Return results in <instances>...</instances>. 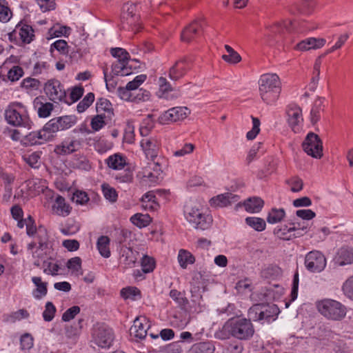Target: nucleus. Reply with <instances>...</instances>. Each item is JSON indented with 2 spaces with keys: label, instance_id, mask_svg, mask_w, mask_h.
Wrapping results in <instances>:
<instances>
[{
  "label": "nucleus",
  "instance_id": "nucleus-15",
  "mask_svg": "<svg viewBox=\"0 0 353 353\" xmlns=\"http://www.w3.org/2000/svg\"><path fill=\"white\" fill-rule=\"evenodd\" d=\"M288 122L292 130L298 133L303 126V118L301 108L296 104H290L287 108Z\"/></svg>",
  "mask_w": 353,
  "mask_h": 353
},
{
  "label": "nucleus",
  "instance_id": "nucleus-32",
  "mask_svg": "<svg viewBox=\"0 0 353 353\" xmlns=\"http://www.w3.org/2000/svg\"><path fill=\"white\" fill-rule=\"evenodd\" d=\"M34 107L37 109L38 116L40 118H46L49 117L54 110V105L50 102L43 103L39 98L34 101Z\"/></svg>",
  "mask_w": 353,
  "mask_h": 353
},
{
  "label": "nucleus",
  "instance_id": "nucleus-5",
  "mask_svg": "<svg viewBox=\"0 0 353 353\" xmlns=\"http://www.w3.org/2000/svg\"><path fill=\"white\" fill-rule=\"evenodd\" d=\"M319 312L325 318L332 321H341L347 313L346 307L333 299H323L316 304Z\"/></svg>",
  "mask_w": 353,
  "mask_h": 353
},
{
  "label": "nucleus",
  "instance_id": "nucleus-20",
  "mask_svg": "<svg viewBox=\"0 0 353 353\" xmlns=\"http://www.w3.org/2000/svg\"><path fill=\"white\" fill-rule=\"evenodd\" d=\"M160 97L167 100H172L181 96L179 89L173 88L166 78L161 77L158 80Z\"/></svg>",
  "mask_w": 353,
  "mask_h": 353
},
{
  "label": "nucleus",
  "instance_id": "nucleus-17",
  "mask_svg": "<svg viewBox=\"0 0 353 353\" xmlns=\"http://www.w3.org/2000/svg\"><path fill=\"white\" fill-rule=\"evenodd\" d=\"M190 113V110L186 107H174L163 113L159 119L162 123L176 122L184 119Z\"/></svg>",
  "mask_w": 353,
  "mask_h": 353
},
{
  "label": "nucleus",
  "instance_id": "nucleus-26",
  "mask_svg": "<svg viewBox=\"0 0 353 353\" xmlns=\"http://www.w3.org/2000/svg\"><path fill=\"white\" fill-rule=\"evenodd\" d=\"M162 173L161 164L155 160L151 161L148 163V166L143 169V176L146 177L150 181L157 183Z\"/></svg>",
  "mask_w": 353,
  "mask_h": 353
},
{
  "label": "nucleus",
  "instance_id": "nucleus-40",
  "mask_svg": "<svg viewBox=\"0 0 353 353\" xmlns=\"http://www.w3.org/2000/svg\"><path fill=\"white\" fill-rule=\"evenodd\" d=\"M285 216L283 208H272L267 216V221L270 224H276L281 222Z\"/></svg>",
  "mask_w": 353,
  "mask_h": 353
},
{
  "label": "nucleus",
  "instance_id": "nucleus-45",
  "mask_svg": "<svg viewBox=\"0 0 353 353\" xmlns=\"http://www.w3.org/2000/svg\"><path fill=\"white\" fill-rule=\"evenodd\" d=\"M79 229L80 225L77 221L68 219L65 225L60 228V231L64 235L70 236L76 234Z\"/></svg>",
  "mask_w": 353,
  "mask_h": 353
},
{
  "label": "nucleus",
  "instance_id": "nucleus-18",
  "mask_svg": "<svg viewBox=\"0 0 353 353\" xmlns=\"http://www.w3.org/2000/svg\"><path fill=\"white\" fill-rule=\"evenodd\" d=\"M141 146L147 159L155 160L160 149V142L155 137H145L141 141Z\"/></svg>",
  "mask_w": 353,
  "mask_h": 353
},
{
  "label": "nucleus",
  "instance_id": "nucleus-6",
  "mask_svg": "<svg viewBox=\"0 0 353 353\" xmlns=\"http://www.w3.org/2000/svg\"><path fill=\"white\" fill-rule=\"evenodd\" d=\"M28 223H27V235L33 239L30 243H34L39 248H49L50 247V240L48 230L42 225L37 227L34 219L28 216Z\"/></svg>",
  "mask_w": 353,
  "mask_h": 353
},
{
  "label": "nucleus",
  "instance_id": "nucleus-59",
  "mask_svg": "<svg viewBox=\"0 0 353 353\" xmlns=\"http://www.w3.org/2000/svg\"><path fill=\"white\" fill-rule=\"evenodd\" d=\"M342 291L344 295L353 301V275L350 276L343 284Z\"/></svg>",
  "mask_w": 353,
  "mask_h": 353
},
{
  "label": "nucleus",
  "instance_id": "nucleus-54",
  "mask_svg": "<svg viewBox=\"0 0 353 353\" xmlns=\"http://www.w3.org/2000/svg\"><path fill=\"white\" fill-rule=\"evenodd\" d=\"M156 263L154 258L145 255L141 259L142 271L144 273L152 272L155 268Z\"/></svg>",
  "mask_w": 353,
  "mask_h": 353
},
{
  "label": "nucleus",
  "instance_id": "nucleus-36",
  "mask_svg": "<svg viewBox=\"0 0 353 353\" xmlns=\"http://www.w3.org/2000/svg\"><path fill=\"white\" fill-rule=\"evenodd\" d=\"M43 272L46 274L52 276H57L59 274V270L61 269L59 261H54L51 257L48 260L43 261Z\"/></svg>",
  "mask_w": 353,
  "mask_h": 353
},
{
  "label": "nucleus",
  "instance_id": "nucleus-43",
  "mask_svg": "<svg viewBox=\"0 0 353 353\" xmlns=\"http://www.w3.org/2000/svg\"><path fill=\"white\" fill-rule=\"evenodd\" d=\"M41 152L39 151L27 153L23 156V159L31 168H38L41 164Z\"/></svg>",
  "mask_w": 353,
  "mask_h": 353
},
{
  "label": "nucleus",
  "instance_id": "nucleus-34",
  "mask_svg": "<svg viewBox=\"0 0 353 353\" xmlns=\"http://www.w3.org/2000/svg\"><path fill=\"white\" fill-rule=\"evenodd\" d=\"M32 281L37 287L33 291L34 297L37 299H40L45 296L48 293V283L42 281V279L40 276L32 277Z\"/></svg>",
  "mask_w": 353,
  "mask_h": 353
},
{
  "label": "nucleus",
  "instance_id": "nucleus-14",
  "mask_svg": "<svg viewBox=\"0 0 353 353\" xmlns=\"http://www.w3.org/2000/svg\"><path fill=\"white\" fill-rule=\"evenodd\" d=\"M83 142L82 139L69 137L55 145L54 152L59 156H67L79 150L82 147Z\"/></svg>",
  "mask_w": 353,
  "mask_h": 353
},
{
  "label": "nucleus",
  "instance_id": "nucleus-4",
  "mask_svg": "<svg viewBox=\"0 0 353 353\" xmlns=\"http://www.w3.org/2000/svg\"><path fill=\"white\" fill-rule=\"evenodd\" d=\"M4 117L6 122L13 127H31L27 108L20 102L10 103L5 110Z\"/></svg>",
  "mask_w": 353,
  "mask_h": 353
},
{
  "label": "nucleus",
  "instance_id": "nucleus-9",
  "mask_svg": "<svg viewBox=\"0 0 353 353\" xmlns=\"http://www.w3.org/2000/svg\"><path fill=\"white\" fill-rule=\"evenodd\" d=\"M185 218L196 230H207L212 223V216L203 213L197 208H191L185 211Z\"/></svg>",
  "mask_w": 353,
  "mask_h": 353
},
{
  "label": "nucleus",
  "instance_id": "nucleus-55",
  "mask_svg": "<svg viewBox=\"0 0 353 353\" xmlns=\"http://www.w3.org/2000/svg\"><path fill=\"white\" fill-rule=\"evenodd\" d=\"M140 290L135 287H128L121 290V296L125 299L136 300L137 296H140Z\"/></svg>",
  "mask_w": 353,
  "mask_h": 353
},
{
  "label": "nucleus",
  "instance_id": "nucleus-33",
  "mask_svg": "<svg viewBox=\"0 0 353 353\" xmlns=\"http://www.w3.org/2000/svg\"><path fill=\"white\" fill-rule=\"evenodd\" d=\"M243 205L247 212L257 213L263 208L264 201L259 197H252L245 200Z\"/></svg>",
  "mask_w": 353,
  "mask_h": 353
},
{
  "label": "nucleus",
  "instance_id": "nucleus-23",
  "mask_svg": "<svg viewBox=\"0 0 353 353\" xmlns=\"http://www.w3.org/2000/svg\"><path fill=\"white\" fill-rule=\"evenodd\" d=\"M334 265L344 266L353 263V248L342 247L338 250L333 259Z\"/></svg>",
  "mask_w": 353,
  "mask_h": 353
},
{
  "label": "nucleus",
  "instance_id": "nucleus-42",
  "mask_svg": "<svg viewBox=\"0 0 353 353\" xmlns=\"http://www.w3.org/2000/svg\"><path fill=\"white\" fill-rule=\"evenodd\" d=\"M178 261L183 269H185L189 264H193L195 261L194 256L185 250H180L178 254Z\"/></svg>",
  "mask_w": 353,
  "mask_h": 353
},
{
  "label": "nucleus",
  "instance_id": "nucleus-1",
  "mask_svg": "<svg viewBox=\"0 0 353 353\" xmlns=\"http://www.w3.org/2000/svg\"><path fill=\"white\" fill-rule=\"evenodd\" d=\"M279 313V309L276 305L254 304L248 310L249 319H230L215 332L214 336L219 340L228 339L231 336L241 341L249 340L254 333L252 320L270 322L275 320Z\"/></svg>",
  "mask_w": 353,
  "mask_h": 353
},
{
  "label": "nucleus",
  "instance_id": "nucleus-8",
  "mask_svg": "<svg viewBox=\"0 0 353 353\" xmlns=\"http://www.w3.org/2000/svg\"><path fill=\"white\" fill-rule=\"evenodd\" d=\"M140 15L139 14L138 5L132 2L125 3L122 8L121 21L123 28L125 25L130 27L132 31L136 33L141 28L139 23Z\"/></svg>",
  "mask_w": 353,
  "mask_h": 353
},
{
  "label": "nucleus",
  "instance_id": "nucleus-63",
  "mask_svg": "<svg viewBox=\"0 0 353 353\" xmlns=\"http://www.w3.org/2000/svg\"><path fill=\"white\" fill-rule=\"evenodd\" d=\"M105 119H108V117L98 114L91 121L90 125L92 128L95 131L101 130L105 124Z\"/></svg>",
  "mask_w": 353,
  "mask_h": 353
},
{
  "label": "nucleus",
  "instance_id": "nucleus-41",
  "mask_svg": "<svg viewBox=\"0 0 353 353\" xmlns=\"http://www.w3.org/2000/svg\"><path fill=\"white\" fill-rule=\"evenodd\" d=\"M70 28L67 26H61L59 24L54 26L52 28L49 29L47 36L48 41L62 36L68 37L70 34Z\"/></svg>",
  "mask_w": 353,
  "mask_h": 353
},
{
  "label": "nucleus",
  "instance_id": "nucleus-3",
  "mask_svg": "<svg viewBox=\"0 0 353 353\" xmlns=\"http://www.w3.org/2000/svg\"><path fill=\"white\" fill-rule=\"evenodd\" d=\"M299 26V22L296 20L285 19L272 25L270 31L276 43L291 44L296 41L295 33Z\"/></svg>",
  "mask_w": 353,
  "mask_h": 353
},
{
  "label": "nucleus",
  "instance_id": "nucleus-47",
  "mask_svg": "<svg viewBox=\"0 0 353 353\" xmlns=\"http://www.w3.org/2000/svg\"><path fill=\"white\" fill-rule=\"evenodd\" d=\"M226 53L222 55V59L230 63H237L241 60L240 54L230 46H225Z\"/></svg>",
  "mask_w": 353,
  "mask_h": 353
},
{
  "label": "nucleus",
  "instance_id": "nucleus-48",
  "mask_svg": "<svg viewBox=\"0 0 353 353\" xmlns=\"http://www.w3.org/2000/svg\"><path fill=\"white\" fill-rule=\"evenodd\" d=\"M19 36L24 43H30L34 37V30L32 26L24 24L19 30Z\"/></svg>",
  "mask_w": 353,
  "mask_h": 353
},
{
  "label": "nucleus",
  "instance_id": "nucleus-53",
  "mask_svg": "<svg viewBox=\"0 0 353 353\" xmlns=\"http://www.w3.org/2000/svg\"><path fill=\"white\" fill-rule=\"evenodd\" d=\"M34 345V339L29 333H25L20 338V349L22 351L30 350Z\"/></svg>",
  "mask_w": 353,
  "mask_h": 353
},
{
  "label": "nucleus",
  "instance_id": "nucleus-51",
  "mask_svg": "<svg viewBox=\"0 0 353 353\" xmlns=\"http://www.w3.org/2000/svg\"><path fill=\"white\" fill-rule=\"evenodd\" d=\"M94 94L92 92L88 93L83 99L78 103L77 110L79 113L85 111L94 102Z\"/></svg>",
  "mask_w": 353,
  "mask_h": 353
},
{
  "label": "nucleus",
  "instance_id": "nucleus-57",
  "mask_svg": "<svg viewBox=\"0 0 353 353\" xmlns=\"http://www.w3.org/2000/svg\"><path fill=\"white\" fill-rule=\"evenodd\" d=\"M110 53L114 57L117 58L119 62H126L130 59L129 53L121 48H111Z\"/></svg>",
  "mask_w": 353,
  "mask_h": 353
},
{
  "label": "nucleus",
  "instance_id": "nucleus-37",
  "mask_svg": "<svg viewBox=\"0 0 353 353\" xmlns=\"http://www.w3.org/2000/svg\"><path fill=\"white\" fill-rule=\"evenodd\" d=\"M142 206L150 211H156L159 205L157 201V197L152 192H148L141 198Z\"/></svg>",
  "mask_w": 353,
  "mask_h": 353
},
{
  "label": "nucleus",
  "instance_id": "nucleus-11",
  "mask_svg": "<svg viewBox=\"0 0 353 353\" xmlns=\"http://www.w3.org/2000/svg\"><path fill=\"white\" fill-rule=\"evenodd\" d=\"M205 22L202 20H194L186 26L181 33V40L185 43L199 42L201 37Z\"/></svg>",
  "mask_w": 353,
  "mask_h": 353
},
{
  "label": "nucleus",
  "instance_id": "nucleus-13",
  "mask_svg": "<svg viewBox=\"0 0 353 353\" xmlns=\"http://www.w3.org/2000/svg\"><path fill=\"white\" fill-rule=\"evenodd\" d=\"M326 258L324 254L318 250L308 252L305 258L306 269L313 273L322 272L326 266Z\"/></svg>",
  "mask_w": 353,
  "mask_h": 353
},
{
  "label": "nucleus",
  "instance_id": "nucleus-64",
  "mask_svg": "<svg viewBox=\"0 0 353 353\" xmlns=\"http://www.w3.org/2000/svg\"><path fill=\"white\" fill-rule=\"evenodd\" d=\"M80 312V307L77 305L68 308L62 315V321L65 322L73 319Z\"/></svg>",
  "mask_w": 353,
  "mask_h": 353
},
{
  "label": "nucleus",
  "instance_id": "nucleus-10",
  "mask_svg": "<svg viewBox=\"0 0 353 353\" xmlns=\"http://www.w3.org/2000/svg\"><path fill=\"white\" fill-rule=\"evenodd\" d=\"M44 92L48 98L54 102L66 101V92L63 84L57 79H52L48 80L44 85Z\"/></svg>",
  "mask_w": 353,
  "mask_h": 353
},
{
  "label": "nucleus",
  "instance_id": "nucleus-2",
  "mask_svg": "<svg viewBox=\"0 0 353 353\" xmlns=\"http://www.w3.org/2000/svg\"><path fill=\"white\" fill-rule=\"evenodd\" d=\"M259 85L262 100L268 105L274 103L279 99L281 91L279 77L274 73L263 74L259 79Z\"/></svg>",
  "mask_w": 353,
  "mask_h": 353
},
{
  "label": "nucleus",
  "instance_id": "nucleus-28",
  "mask_svg": "<svg viewBox=\"0 0 353 353\" xmlns=\"http://www.w3.org/2000/svg\"><path fill=\"white\" fill-rule=\"evenodd\" d=\"M105 162L108 168L114 170H122L127 164L126 157L121 153H115L109 156Z\"/></svg>",
  "mask_w": 353,
  "mask_h": 353
},
{
  "label": "nucleus",
  "instance_id": "nucleus-50",
  "mask_svg": "<svg viewBox=\"0 0 353 353\" xmlns=\"http://www.w3.org/2000/svg\"><path fill=\"white\" fill-rule=\"evenodd\" d=\"M245 223L258 232L263 231L266 227L265 220L259 217H247L245 219Z\"/></svg>",
  "mask_w": 353,
  "mask_h": 353
},
{
  "label": "nucleus",
  "instance_id": "nucleus-46",
  "mask_svg": "<svg viewBox=\"0 0 353 353\" xmlns=\"http://www.w3.org/2000/svg\"><path fill=\"white\" fill-rule=\"evenodd\" d=\"M130 221L136 226L142 228L149 225L152 219L148 214L137 213L131 216Z\"/></svg>",
  "mask_w": 353,
  "mask_h": 353
},
{
  "label": "nucleus",
  "instance_id": "nucleus-61",
  "mask_svg": "<svg viewBox=\"0 0 353 353\" xmlns=\"http://www.w3.org/2000/svg\"><path fill=\"white\" fill-rule=\"evenodd\" d=\"M55 312L56 307L54 304L50 301L47 302L46 304L45 310L43 312V319L46 321H51L54 316Z\"/></svg>",
  "mask_w": 353,
  "mask_h": 353
},
{
  "label": "nucleus",
  "instance_id": "nucleus-22",
  "mask_svg": "<svg viewBox=\"0 0 353 353\" xmlns=\"http://www.w3.org/2000/svg\"><path fill=\"white\" fill-rule=\"evenodd\" d=\"M139 253L131 248L122 245L120 249L119 263L123 268H131L135 265Z\"/></svg>",
  "mask_w": 353,
  "mask_h": 353
},
{
  "label": "nucleus",
  "instance_id": "nucleus-21",
  "mask_svg": "<svg viewBox=\"0 0 353 353\" xmlns=\"http://www.w3.org/2000/svg\"><path fill=\"white\" fill-rule=\"evenodd\" d=\"M299 230H300L296 227L294 223H290L289 225H284L276 227L274 229V234L281 239L290 240L303 235Z\"/></svg>",
  "mask_w": 353,
  "mask_h": 353
},
{
  "label": "nucleus",
  "instance_id": "nucleus-35",
  "mask_svg": "<svg viewBox=\"0 0 353 353\" xmlns=\"http://www.w3.org/2000/svg\"><path fill=\"white\" fill-rule=\"evenodd\" d=\"M26 140L31 145H41L50 141V137L46 135L43 130L41 129L39 131L30 132L26 136Z\"/></svg>",
  "mask_w": 353,
  "mask_h": 353
},
{
  "label": "nucleus",
  "instance_id": "nucleus-49",
  "mask_svg": "<svg viewBox=\"0 0 353 353\" xmlns=\"http://www.w3.org/2000/svg\"><path fill=\"white\" fill-rule=\"evenodd\" d=\"M42 130L46 135L50 137V141L52 140L53 138V134L60 131L57 117L48 121L43 125Z\"/></svg>",
  "mask_w": 353,
  "mask_h": 353
},
{
  "label": "nucleus",
  "instance_id": "nucleus-52",
  "mask_svg": "<svg viewBox=\"0 0 353 353\" xmlns=\"http://www.w3.org/2000/svg\"><path fill=\"white\" fill-rule=\"evenodd\" d=\"M101 190L104 197L112 203L117 200L118 194L116 190L108 183L101 185Z\"/></svg>",
  "mask_w": 353,
  "mask_h": 353
},
{
  "label": "nucleus",
  "instance_id": "nucleus-19",
  "mask_svg": "<svg viewBox=\"0 0 353 353\" xmlns=\"http://www.w3.org/2000/svg\"><path fill=\"white\" fill-rule=\"evenodd\" d=\"M190 68V63L187 59H179L170 68L168 77L171 80L176 81L183 78Z\"/></svg>",
  "mask_w": 353,
  "mask_h": 353
},
{
  "label": "nucleus",
  "instance_id": "nucleus-31",
  "mask_svg": "<svg viewBox=\"0 0 353 353\" xmlns=\"http://www.w3.org/2000/svg\"><path fill=\"white\" fill-rule=\"evenodd\" d=\"M216 350L212 341H205L194 343L190 347V353H214Z\"/></svg>",
  "mask_w": 353,
  "mask_h": 353
},
{
  "label": "nucleus",
  "instance_id": "nucleus-44",
  "mask_svg": "<svg viewBox=\"0 0 353 353\" xmlns=\"http://www.w3.org/2000/svg\"><path fill=\"white\" fill-rule=\"evenodd\" d=\"M60 131L72 128L77 123V118L72 115H65L57 117Z\"/></svg>",
  "mask_w": 353,
  "mask_h": 353
},
{
  "label": "nucleus",
  "instance_id": "nucleus-58",
  "mask_svg": "<svg viewBox=\"0 0 353 353\" xmlns=\"http://www.w3.org/2000/svg\"><path fill=\"white\" fill-rule=\"evenodd\" d=\"M23 74V70L21 67L14 65L7 72L8 79L14 82L18 81Z\"/></svg>",
  "mask_w": 353,
  "mask_h": 353
},
{
  "label": "nucleus",
  "instance_id": "nucleus-12",
  "mask_svg": "<svg viewBox=\"0 0 353 353\" xmlns=\"http://www.w3.org/2000/svg\"><path fill=\"white\" fill-rule=\"evenodd\" d=\"M304 152L315 159L323 157V143L320 137L314 132H309L302 143Z\"/></svg>",
  "mask_w": 353,
  "mask_h": 353
},
{
  "label": "nucleus",
  "instance_id": "nucleus-29",
  "mask_svg": "<svg viewBox=\"0 0 353 353\" xmlns=\"http://www.w3.org/2000/svg\"><path fill=\"white\" fill-rule=\"evenodd\" d=\"M96 110L99 114L108 117V120H111L114 115L112 105L107 99L100 98L97 100Z\"/></svg>",
  "mask_w": 353,
  "mask_h": 353
},
{
  "label": "nucleus",
  "instance_id": "nucleus-38",
  "mask_svg": "<svg viewBox=\"0 0 353 353\" xmlns=\"http://www.w3.org/2000/svg\"><path fill=\"white\" fill-rule=\"evenodd\" d=\"M323 100V98H317L313 103L310 111V121L313 125L316 124L321 119V113L324 108Z\"/></svg>",
  "mask_w": 353,
  "mask_h": 353
},
{
  "label": "nucleus",
  "instance_id": "nucleus-60",
  "mask_svg": "<svg viewBox=\"0 0 353 353\" xmlns=\"http://www.w3.org/2000/svg\"><path fill=\"white\" fill-rule=\"evenodd\" d=\"M89 200V196L85 191L77 190L73 193L72 201L77 204L85 205Z\"/></svg>",
  "mask_w": 353,
  "mask_h": 353
},
{
  "label": "nucleus",
  "instance_id": "nucleus-30",
  "mask_svg": "<svg viewBox=\"0 0 353 353\" xmlns=\"http://www.w3.org/2000/svg\"><path fill=\"white\" fill-rule=\"evenodd\" d=\"M48 248H39V246H36L34 243H28L27 245V250L31 254L34 259L33 264L36 267H40L41 261H43L46 253L44 250Z\"/></svg>",
  "mask_w": 353,
  "mask_h": 353
},
{
  "label": "nucleus",
  "instance_id": "nucleus-56",
  "mask_svg": "<svg viewBox=\"0 0 353 353\" xmlns=\"http://www.w3.org/2000/svg\"><path fill=\"white\" fill-rule=\"evenodd\" d=\"M316 6L314 0H303L299 6V11L304 14H310Z\"/></svg>",
  "mask_w": 353,
  "mask_h": 353
},
{
  "label": "nucleus",
  "instance_id": "nucleus-7",
  "mask_svg": "<svg viewBox=\"0 0 353 353\" xmlns=\"http://www.w3.org/2000/svg\"><path fill=\"white\" fill-rule=\"evenodd\" d=\"M114 339L112 328L104 323L94 325L91 332V342L101 348H109Z\"/></svg>",
  "mask_w": 353,
  "mask_h": 353
},
{
  "label": "nucleus",
  "instance_id": "nucleus-16",
  "mask_svg": "<svg viewBox=\"0 0 353 353\" xmlns=\"http://www.w3.org/2000/svg\"><path fill=\"white\" fill-rule=\"evenodd\" d=\"M150 327V322L145 316H138L130 329V336L136 341L142 340L146 336Z\"/></svg>",
  "mask_w": 353,
  "mask_h": 353
},
{
  "label": "nucleus",
  "instance_id": "nucleus-39",
  "mask_svg": "<svg viewBox=\"0 0 353 353\" xmlns=\"http://www.w3.org/2000/svg\"><path fill=\"white\" fill-rule=\"evenodd\" d=\"M110 239L107 236H101L97 239V248L100 254L104 258H109L111 255L110 250Z\"/></svg>",
  "mask_w": 353,
  "mask_h": 353
},
{
  "label": "nucleus",
  "instance_id": "nucleus-27",
  "mask_svg": "<svg viewBox=\"0 0 353 353\" xmlns=\"http://www.w3.org/2000/svg\"><path fill=\"white\" fill-rule=\"evenodd\" d=\"M52 211L58 216H67L70 214L72 207L66 202L64 197L57 195L52 205Z\"/></svg>",
  "mask_w": 353,
  "mask_h": 353
},
{
  "label": "nucleus",
  "instance_id": "nucleus-24",
  "mask_svg": "<svg viewBox=\"0 0 353 353\" xmlns=\"http://www.w3.org/2000/svg\"><path fill=\"white\" fill-rule=\"evenodd\" d=\"M190 321V314L182 308L176 310L170 319L171 325L178 329H183Z\"/></svg>",
  "mask_w": 353,
  "mask_h": 353
},
{
  "label": "nucleus",
  "instance_id": "nucleus-25",
  "mask_svg": "<svg viewBox=\"0 0 353 353\" xmlns=\"http://www.w3.org/2000/svg\"><path fill=\"white\" fill-rule=\"evenodd\" d=\"M239 196L230 192L219 194L212 197L210 200V204L212 207L223 208L239 200Z\"/></svg>",
  "mask_w": 353,
  "mask_h": 353
},
{
  "label": "nucleus",
  "instance_id": "nucleus-62",
  "mask_svg": "<svg viewBox=\"0 0 353 353\" xmlns=\"http://www.w3.org/2000/svg\"><path fill=\"white\" fill-rule=\"evenodd\" d=\"M67 268L72 272L78 273L81 270V259L79 256H75L69 259L67 262Z\"/></svg>",
  "mask_w": 353,
  "mask_h": 353
}]
</instances>
